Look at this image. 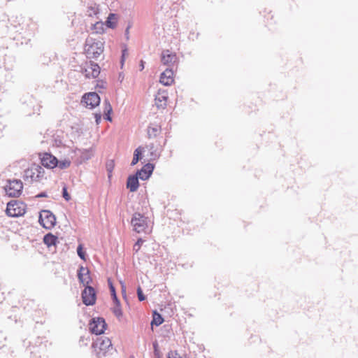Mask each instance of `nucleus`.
<instances>
[{"label":"nucleus","instance_id":"33","mask_svg":"<svg viewBox=\"0 0 358 358\" xmlns=\"http://www.w3.org/2000/svg\"><path fill=\"white\" fill-rule=\"evenodd\" d=\"M158 132L157 127H149L148 130V135L149 138L157 136Z\"/></svg>","mask_w":358,"mask_h":358},{"label":"nucleus","instance_id":"19","mask_svg":"<svg viewBox=\"0 0 358 358\" xmlns=\"http://www.w3.org/2000/svg\"><path fill=\"white\" fill-rule=\"evenodd\" d=\"M164 320L162 315L159 313L157 310L152 312V320L151 321V325L158 327L164 322Z\"/></svg>","mask_w":358,"mask_h":358},{"label":"nucleus","instance_id":"30","mask_svg":"<svg viewBox=\"0 0 358 358\" xmlns=\"http://www.w3.org/2000/svg\"><path fill=\"white\" fill-rule=\"evenodd\" d=\"M34 169L36 171V173L37 175L38 180L39 181L44 176V169L40 166H34Z\"/></svg>","mask_w":358,"mask_h":358},{"label":"nucleus","instance_id":"42","mask_svg":"<svg viewBox=\"0 0 358 358\" xmlns=\"http://www.w3.org/2000/svg\"><path fill=\"white\" fill-rule=\"evenodd\" d=\"M127 49H124L122 50V56H121V63H122V65H123L124 64V57H125V53L127 52Z\"/></svg>","mask_w":358,"mask_h":358},{"label":"nucleus","instance_id":"5","mask_svg":"<svg viewBox=\"0 0 358 358\" xmlns=\"http://www.w3.org/2000/svg\"><path fill=\"white\" fill-rule=\"evenodd\" d=\"M131 224L135 231L143 232L148 227V217L140 213H135L132 216Z\"/></svg>","mask_w":358,"mask_h":358},{"label":"nucleus","instance_id":"24","mask_svg":"<svg viewBox=\"0 0 358 358\" xmlns=\"http://www.w3.org/2000/svg\"><path fill=\"white\" fill-rule=\"evenodd\" d=\"M78 152H80V158L83 161H86L90 159L92 156V153L90 150H78Z\"/></svg>","mask_w":358,"mask_h":358},{"label":"nucleus","instance_id":"35","mask_svg":"<svg viewBox=\"0 0 358 358\" xmlns=\"http://www.w3.org/2000/svg\"><path fill=\"white\" fill-rule=\"evenodd\" d=\"M152 346H153V349H154L155 356L157 358H159L160 355H159V350L158 349V343L157 341H155L152 343Z\"/></svg>","mask_w":358,"mask_h":358},{"label":"nucleus","instance_id":"38","mask_svg":"<svg viewBox=\"0 0 358 358\" xmlns=\"http://www.w3.org/2000/svg\"><path fill=\"white\" fill-rule=\"evenodd\" d=\"M143 243V240L142 238H139L136 243H135V245H134V249L136 250V251L140 248L141 247V245Z\"/></svg>","mask_w":358,"mask_h":358},{"label":"nucleus","instance_id":"18","mask_svg":"<svg viewBox=\"0 0 358 358\" xmlns=\"http://www.w3.org/2000/svg\"><path fill=\"white\" fill-rule=\"evenodd\" d=\"M117 15L115 13H110L106 22L105 25L110 28V29H114L117 26Z\"/></svg>","mask_w":358,"mask_h":358},{"label":"nucleus","instance_id":"3","mask_svg":"<svg viewBox=\"0 0 358 358\" xmlns=\"http://www.w3.org/2000/svg\"><path fill=\"white\" fill-rule=\"evenodd\" d=\"M6 194L10 197H18L22 191L23 185L20 180H8L3 187Z\"/></svg>","mask_w":358,"mask_h":358},{"label":"nucleus","instance_id":"29","mask_svg":"<svg viewBox=\"0 0 358 358\" xmlns=\"http://www.w3.org/2000/svg\"><path fill=\"white\" fill-rule=\"evenodd\" d=\"M113 313L117 317H120L122 316V311L121 309L120 301H119V303H115V307L113 309Z\"/></svg>","mask_w":358,"mask_h":358},{"label":"nucleus","instance_id":"14","mask_svg":"<svg viewBox=\"0 0 358 358\" xmlns=\"http://www.w3.org/2000/svg\"><path fill=\"white\" fill-rule=\"evenodd\" d=\"M173 80V71L171 69L167 68L160 75L159 82L164 86H170Z\"/></svg>","mask_w":358,"mask_h":358},{"label":"nucleus","instance_id":"41","mask_svg":"<svg viewBox=\"0 0 358 358\" xmlns=\"http://www.w3.org/2000/svg\"><path fill=\"white\" fill-rule=\"evenodd\" d=\"M47 196H48V194L45 192H41L35 196L36 198H44V197H47Z\"/></svg>","mask_w":358,"mask_h":358},{"label":"nucleus","instance_id":"11","mask_svg":"<svg viewBox=\"0 0 358 358\" xmlns=\"http://www.w3.org/2000/svg\"><path fill=\"white\" fill-rule=\"evenodd\" d=\"M155 169V165L151 163L145 164L141 169L136 172V174L142 180H148L152 175Z\"/></svg>","mask_w":358,"mask_h":358},{"label":"nucleus","instance_id":"16","mask_svg":"<svg viewBox=\"0 0 358 358\" xmlns=\"http://www.w3.org/2000/svg\"><path fill=\"white\" fill-rule=\"evenodd\" d=\"M43 241L45 245H47L48 248H50L51 246H55L57 243H59L58 237L52 233H48L44 235Z\"/></svg>","mask_w":358,"mask_h":358},{"label":"nucleus","instance_id":"40","mask_svg":"<svg viewBox=\"0 0 358 358\" xmlns=\"http://www.w3.org/2000/svg\"><path fill=\"white\" fill-rule=\"evenodd\" d=\"M151 159H156L159 157V154L157 153L156 151L150 152Z\"/></svg>","mask_w":358,"mask_h":358},{"label":"nucleus","instance_id":"37","mask_svg":"<svg viewBox=\"0 0 358 358\" xmlns=\"http://www.w3.org/2000/svg\"><path fill=\"white\" fill-rule=\"evenodd\" d=\"M167 358H182L177 351H171L167 356Z\"/></svg>","mask_w":358,"mask_h":358},{"label":"nucleus","instance_id":"45","mask_svg":"<svg viewBox=\"0 0 358 358\" xmlns=\"http://www.w3.org/2000/svg\"><path fill=\"white\" fill-rule=\"evenodd\" d=\"M55 143L57 146H59L62 144L61 140H59V141L55 140Z\"/></svg>","mask_w":358,"mask_h":358},{"label":"nucleus","instance_id":"25","mask_svg":"<svg viewBox=\"0 0 358 358\" xmlns=\"http://www.w3.org/2000/svg\"><path fill=\"white\" fill-rule=\"evenodd\" d=\"M114 166L115 165L113 160H108L106 162V167L108 172V178L109 179H110V178L112 177V172L113 171Z\"/></svg>","mask_w":358,"mask_h":358},{"label":"nucleus","instance_id":"8","mask_svg":"<svg viewBox=\"0 0 358 358\" xmlns=\"http://www.w3.org/2000/svg\"><path fill=\"white\" fill-rule=\"evenodd\" d=\"M20 205H23L22 203H20L17 201L12 200L7 203L6 213L9 217H19L24 214L25 210L22 208Z\"/></svg>","mask_w":358,"mask_h":358},{"label":"nucleus","instance_id":"36","mask_svg":"<svg viewBox=\"0 0 358 358\" xmlns=\"http://www.w3.org/2000/svg\"><path fill=\"white\" fill-rule=\"evenodd\" d=\"M199 35V33H195L194 31H191L189 32L188 38L189 40L194 41L198 38Z\"/></svg>","mask_w":358,"mask_h":358},{"label":"nucleus","instance_id":"15","mask_svg":"<svg viewBox=\"0 0 358 358\" xmlns=\"http://www.w3.org/2000/svg\"><path fill=\"white\" fill-rule=\"evenodd\" d=\"M140 178L135 173L129 175L127 179L126 187L131 192L137 191L139 187Z\"/></svg>","mask_w":358,"mask_h":358},{"label":"nucleus","instance_id":"22","mask_svg":"<svg viewBox=\"0 0 358 358\" xmlns=\"http://www.w3.org/2000/svg\"><path fill=\"white\" fill-rule=\"evenodd\" d=\"M90 65H91V67H90V73H91V76H92V78H96L99 76V73H100V66L98 64L94 62H92L90 61Z\"/></svg>","mask_w":358,"mask_h":358},{"label":"nucleus","instance_id":"26","mask_svg":"<svg viewBox=\"0 0 358 358\" xmlns=\"http://www.w3.org/2000/svg\"><path fill=\"white\" fill-rule=\"evenodd\" d=\"M71 161L69 159H64L59 161L57 159V167H59L60 169H65L70 166Z\"/></svg>","mask_w":358,"mask_h":358},{"label":"nucleus","instance_id":"10","mask_svg":"<svg viewBox=\"0 0 358 358\" xmlns=\"http://www.w3.org/2000/svg\"><path fill=\"white\" fill-rule=\"evenodd\" d=\"M41 162L42 165L48 169H54L57 165V158L48 152L43 154Z\"/></svg>","mask_w":358,"mask_h":358},{"label":"nucleus","instance_id":"4","mask_svg":"<svg viewBox=\"0 0 358 358\" xmlns=\"http://www.w3.org/2000/svg\"><path fill=\"white\" fill-rule=\"evenodd\" d=\"M38 222L46 229H51L56 224V217L49 210H42L39 213Z\"/></svg>","mask_w":358,"mask_h":358},{"label":"nucleus","instance_id":"31","mask_svg":"<svg viewBox=\"0 0 358 358\" xmlns=\"http://www.w3.org/2000/svg\"><path fill=\"white\" fill-rule=\"evenodd\" d=\"M90 62L86 64V66L84 68H82L81 72L87 78H92L91 73H90Z\"/></svg>","mask_w":358,"mask_h":358},{"label":"nucleus","instance_id":"39","mask_svg":"<svg viewBox=\"0 0 358 358\" xmlns=\"http://www.w3.org/2000/svg\"><path fill=\"white\" fill-rule=\"evenodd\" d=\"M95 121L97 124H99L101 120V113H95L94 114Z\"/></svg>","mask_w":358,"mask_h":358},{"label":"nucleus","instance_id":"6","mask_svg":"<svg viewBox=\"0 0 358 358\" xmlns=\"http://www.w3.org/2000/svg\"><path fill=\"white\" fill-rule=\"evenodd\" d=\"M107 324L103 317H93L89 323V329L92 334L101 335L106 329Z\"/></svg>","mask_w":358,"mask_h":358},{"label":"nucleus","instance_id":"12","mask_svg":"<svg viewBox=\"0 0 358 358\" xmlns=\"http://www.w3.org/2000/svg\"><path fill=\"white\" fill-rule=\"evenodd\" d=\"M78 280L83 285L85 284L88 285L92 281V278L90 275V271L87 267L82 265L79 266L77 272Z\"/></svg>","mask_w":358,"mask_h":358},{"label":"nucleus","instance_id":"34","mask_svg":"<svg viewBox=\"0 0 358 358\" xmlns=\"http://www.w3.org/2000/svg\"><path fill=\"white\" fill-rule=\"evenodd\" d=\"M62 196L63 198L66 201H69L71 200V196L70 194H69L68 192V190H67V187L66 186H64L62 187Z\"/></svg>","mask_w":358,"mask_h":358},{"label":"nucleus","instance_id":"20","mask_svg":"<svg viewBox=\"0 0 358 358\" xmlns=\"http://www.w3.org/2000/svg\"><path fill=\"white\" fill-rule=\"evenodd\" d=\"M37 177L38 176L36 173L34 166L25 170L24 175V180L30 179L31 182L38 181Z\"/></svg>","mask_w":358,"mask_h":358},{"label":"nucleus","instance_id":"43","mask_svg":"<svg viewBox=\"0 0 358 358\" xmlns=\"http://www.w3.org/2000/svg\"><path fill=\"white\" fill-rule=\"evenodd\" d=\"M148 147L149 150H150V152L154 151V148H155L154 144L151 143Z\"/></svg>","mask_w":358,"mask_h":358},{"label":"nucleus","instance_id":"44","mask_svg":"<svg viewBox=\"0 0 358 358\" xmlns=\"http://www.w3.org/2000/svg\"><path fill=\"white\" fill-rule=\"evenodd\" d=\"M129 27H127L126 30H125V36H127V38H129Z\"/></svg>","mask_w":358,"mask_h":358},{"label":"nucleus","instance_id":"27","mask_svg":"<svg viewBox=\"0 0 358 358\" xmlns=\"http://www.w3.org/2000/svg\"><path fill=\"white\" fill-rule=\"evenodd\" d=\"M77 254L78 255V257L85 261L86 260V252H85L84 250V248H83V246L82 244H79L77 247Z\"/></svg>","mask_w":358,"mask_h":358},{"label":"nucleus","instance_id":"21","mask_svg":"<svg viewBox=\"0 0 358 358\" xmlns=\"http://www.w3.org/2000/svg\"><path fill=\"white\" fill-rule=\"evenodd\" d=\"M143 152V148L141 147H138L134 150V157L131 163V166L136 165L139 162V160L142 159Z\"/></svg>","mask_w":358,"mask_h":358},{"label":"nucleus","instance_id":"47","mask_svg":"<svg viewBox=\"0 0 358 358\" xmlns=\"http://www.w3.org/2000/svg\"><path fill=\"white\" fill-rule=\"evenodd\" d=\"M84 278H86V280H88L87 276L84 275Z\"/></svg>","mask_w":358,"mask_h":358},{"label":"nucleus","instance_id":"17","mask_svg":"<svg viewBox=\"0 0 358 358\" xmlns=\"http://www.w3.org/2000/svg\"><path fill=\"white\" fill-rule=\"evenodd\" d=\"M104 110H103V117L106 120L111 122L112 117L110 116L113 108L110 103V101L106 99L103 101Z\"/></svg>","mask_w":358,"mask_h":358},{"label":"nucleus","instance_id":"13","mask_svg":"<svg viewBox=\"0 0 358 358\" xmlns=\"http://www.w3.org/2000/svg\"><path fill=\"white\" fill-rule=\"evenodd\" d=\"M177 59V56L175 53L171 52L169 50H163L161 55V62L164 65L171 66Z\"/></svg>","mask_w":358,"mask_h":358},{"label":"nucleus","instance_id":"23","mask_svg":"<svg viewBox=\"0 0 358 358\" xmlns=\"http://www.w3.org/2000/svg\"><path fill=\"white\" fill-rule=\"evenodd\" d=\"M108 284L113 303H119V299L116 294L115 287H114L113 282L110 278L108 279Z\"/></svg>","mask_w":358,"mask_h":358},{"label":"nucleus","instance_id":"46","mask_svg":"<svg viewBox=\"0 0 358 358\" xmlns=\"http://www.w3.org/2000/svg\"><path fill=\"white\" fill-rule=\"evenodd\" d=\"M141 70H143L144 69V64H143V61H141Z\"/></svg>","mask_w":358,"mask_h":358},{"label":"nucleus","instance_id":"28","mask_svg":"<svg viewBox=\"0 0 358 358\" xmlns=\"http://www.w3.org/2000/svg\"><path fill=\"white\" fill-rule=\"evenodd\" d=\"M104 25H105V23L102 22H96L94 24V29L95 30V32L97 34L103 33L104 31V27H103Z\"/></svg>","mask_w":358,"mask_h":358},{"label":"nucleus","instance_id":"9","mask_svg":"<svg viewBox=\"0 0 358 358\" xmlns=\"http://www.w3.org/2000/svg\"><path fill=\"white\" fill-rule=\"evenodd\" d=\"M101 101L100 96L96 92H89L85 94L82 97L81 102L85 104L86 107L94 108L99 106Z\"/></svg>","mask_w":358,"mask_h":358},{"label":"nucleus","instance_id":"32","mask_svg":"<svg viewBox=\"0 0 358 358\" xmlns=\"http://www.w3.org/2000/svg\"><path fill=\"white\" fill-rule=\"evenodd\" d=\"M136 292H137V296H138L139 301H143L146 299V296L143 294V289L140 286H138L137 287Z\"/></svg>","mask_w":358,"mask_h":358},{"label":"nucleus","instance_id":"1","mask_svg":"<svg viewBox=\"0 0 358 358\" xmlns=\"http://www.w3.org/2000/svg\"><path fill=\"white\" fill-rule=\"evenodd\" d=\"M92 348L97 358H109L115 351L110 338L103 336L97 337L93 341Z\"/></svg>","mask_w":358,"mask_h":358},{"label":"nucleus","instance_id":"7","mask_svg":"<svg viewBox=\"0 0 358 358\" xmlns=\"http://www.w3.org/2000/svg\"><path fill=\"white\" fill-rule=\"evenodd\" d=\"M84 286L85 287L81 293L83 303L87 306H93L96 300V291L94 287L89 285V284H85Z\"/></svg>","mask_w":358,"mask_h":358},{"label":"nucleus","instance_id":"2","mask_svg":"<svg viewBox=\"0 0 358 358\" xmlns=\"http://www.w3.org/2000/svg\"><path fill=\"white\" fill-rule=\"evenodd\" d=\"M103 43L100 41H93L92 38L86 41L85 53L87 58L97 59L103 52Z\"/></svg>","mask_w":358,"mask_h":358}]
</instances>
